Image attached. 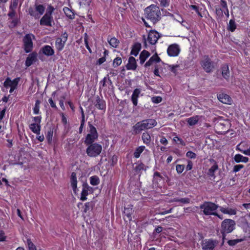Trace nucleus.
<instances>
[{"label":"nucleus","mask_w":250,"mask_h":250,"mask_svg":"<svg viewBox=\"0 0 250 250\" xmlns=\"http://www.w3.org/2000/svg\"><path fill=\"white\" fill-rule=\"evenodd\" d=\"M157 122L154 119H150L144 120L137 123L133 127V134H138L142 131L148 129L156 126Z\"/></svg>","instance_id":"f257e3e1"},{"label":"nucleus","mask_w":250,"mask_h":250,"mask_svg":"<svg viewBox=\"0 0 250 250\" xmlns=\"http://www.w3.org/2000/svg\"><path fill=\"white\" fill-rule=\"evenodd\" d=\"M146 18L150 20L154 24L161 19V13L160 8L157 5L152 4L145 9Z\"/></svg>","instance_id":"f03ea898"},{"label":"nucleus","mask_w":250,"mask_h":250,"mask_svg":"<svg viewBox=\"0 0 250 250\" xmlns=\"http://www.w3.org/2000/svg\"><path fill=\"white\" fill-rule=\"evenodd\" d=\"M235 223L231 219H225L222 223L221 232L222 234L223 240L225 239V234L229 233L235 229ZM224 241L223 242V243Z\"/></svg>","instance_id":"7ed1b4c3"},{"label":"nucleus","mask_w":250,"mask_h":250,"mask_svg":"<svg viewBox=\"0 0 250 250\" xmlns=\"http://www.w3.org/2000/svg\"><path fill=\"white\" fill-rule=\"evenodd\" d=\"M218 207V205L210 202H205L200 206V208L203 209V213L206 215L218 216V214L214 212Z\"/></svg>","instance_id":"20e7f679"},{"label":"nucleus","mask_w":250,"mask_h":250,"mask_svg":"<svg viewBox=\"0 0 250 250\" xmlns=\"http://www.w3.org/2000/svg\"><path fill=\"white\" fill-rule=\"evenodd\" d=\"M88 133L86 135L84 141V144L86 145L94 143L98 137L96 128L90 123H88Z\"/></svg>","instance_id":"39448f33"},{"label":"nucleus","mask_w":250,"mask_h":250,"mask_svg":"<svg viewBox=\"0 0 250 250\" xmlns=\"http://www.w3.org/2000/svg\"><path fill=\"white\" fill-rule=\"evenodd\" d=\"M86 149L87 155L90 157H96L98 156L102 150V146L98 143H93L86 145Z\"/></svg>","instance_id":"423d86ee"},{"label":"nucleus","mask_w":250,"mask_h":250,"mask_svg":"<svg viewBox=\"0 0 250 250\" xmlns=\"http://www.w3.org/2000/svg\"><path fill=\"white\" fill-rule=\"evenodd\" d=\"M200 64L204 71L208 73L212 72L214 69V62L208 55L203 57Z\"/></svg>","instance_id":"0eeeda50"},{"label":"nucleus","mask_w":250,"mask_h":250,"mask_svg":"<svg viewBox=\"0 0 250 250\" xmlns=\"http://www.w3.org/2000/svg\"><path fill=\"white\" fill-rule=\"evenodd\" d=\"M35 9L30 7L28 9L29 14L35 19H38L42 15L45 10V7L42 4H35Z\"/></svg>","instance_id":"6e6552de"},{"label":"nucleus","mask_w":250,"mask_h":250,"mask_svg":"<svg viewBox=\"0 0 250 250\" xmlns=\"http://www.w3.org/2000/svg\"><path fill=\"white\" fill-rule=\"evenodd\" d=\"M32 37L34 36L32 34H27L23 38L24 50L26 53L31 52L33 48Z\"/></svg>","instance_id":"1a4fd4ad"},{"label":"nucleus","mask_w":250,"mask_h":250,"mask_svg":"<svg viewBox=\"0 0 250 250\" xmlns=\"http://www.w3.org/2000/svg\"><path fill=\"white\" fill-rule=\"evenodd\" d=\"M93 192V188L89 186L86 183H84L83 184V190L81 193V200L82 201H85L86 200V196L89 193H92Z\"/></svg>","instance_id":"9d476101"},{"label":"nucleus","mask_w":250,"mask_h":250,"mask_svg":"<svg viewBox=\"0 0 250 250\" xmlns=\"http://www.w3.org/2000/svg\"><path fill=\"white\" fill-rule=\"evenodd\" d=\"M160 37L158 32L155 30H151L148 33L147 40L150 44L154 45L157 42Z\"/></svg>","instance_id":"9b49d317"},{"label":"nucleus","mask_w":250,"mask_h":250,"mask_svg":"<svg viewBox=\"0 0 250 250\" xmlns=\"http://www.w3.org/2000/svg\"><path fill=\"white\" fill-rule=\"evenodd\" d=\"M180 49L179 46L177 44L170 45L167 50L168 55L171 57H175L178 56Z\"/></svg>","instance_id":"f8f14e48"},{"label":"nucleus","mask_w":250,"mask_h":250,"mask_svg":"<svg viewBox=\"0 0 250 250\" xmlns=\"http://www.w3.org/2000/svg\"><path fill=\"white\" fill-rule=\"evenodd\" d=\"M53 21V19L52 16L44 14L41 18L40 23L41 25L51 27L52 26L51 23Z\"/></svg>","instance_id":"ddd939ff"},{"label":"nucleus","mask_w":250,"mask_h":250,"mask_svg":"<svg viewBox=\"0 0 250 250\" xmlns=\"http://www.w3.org/2000/svg\"><path fill=\"white\" fill-rule=\"evenodd\" d=\"M217 243L216 241L212 240H205L202 244V249L204 250H213Z\"/></svg>","instance_id":"4468645a"},{"label":"nucleus","mask_w":250,"mask_h":250,"mask_svg":"<svg viewBox=\"0 0 250 250\" xmlns=\"http://www.w3.org/2000/svg\"><path fill=\"white\" fill-rule=\"evenodd\" d=\"M127 70H135L137 67L135 59L133 57H130L128 59V62L126 65Z\"/></svg>","instance_id":"2eb2a0df"},{"label":"nucleus","mask_w":250,"mask_h":250,"mask_svg":"<svg viewBox=\"0 0 250 250\" xmlns=\"http://www.w3.org/2000/svg\"><path fill=\"white\" fill-rule=\"evenodd\" d=\"M218 99L222 103L230 104L231 102L230 97L226 94H220L217 96Z\"/></svg>","instance_id":"dca6fc26"},{"label":"nucleus","mask_w":250,"mask_h":250,"mask_svg":"<svg viewBox=\"0 0 250 250\" xmlns=\"http://www.w3.org/2000/svg\"><path fill=\"white\" fill-rule=\"evenodd\" d=\"M141 93V90L139 88H136L134 90L131 96V101L134 106H136L138 103V98Z\"/></svg>","instance_id":"f3484780"},{"label":"nucleus","mask_w":250,"mask_h":250,"mask_svg":"<svg viewBox=\"0 0 250 250\" xmlns=\"http://www.w3.org/2000/svg\"><path fill=\"white\" fill-rule=\"evenodd\" d=\"M70 182L72 188H73V190L74 192L76 193L77 189V180L76 173H72L70 178Z\"/></svg>","instance_id":"a211bd4d"},{"label":"nucleus","mask_w":250,"mask_h":250,"mask_svg":"<svg viewBox=\"0 0 250 250\" xmlns=\"http://www.w3.org/2000/svg\"><path fill=\"white\" fill-rule=\"evenodd\" d=\"M94 104L95 106L99 109L102 110L105 108L104 101L98 96L96 97V101L95 102H94Z\"/></svg>","instance_id":"6ab92c4d"},{"label":"nucleus","mask_w":250,"mask_h":250,"mask_svg":"<svg viewBox=\"0 0 250 250\" xmlns=\"http://www.w3.org/2000/svg\"><path fill=\"white\" fill-rule=\"evenodd\" d=\"M43 53L47 56H51L54 55V51L49 45H45L42 48Z\"/></svg>","instance_id":"aec40b11"},{"label":"nucleus","mask_w":250,"mask_h":250,"mask_svg":"<svg viewBox=\"0 0 250 250\" xmlns=\"http://www.w3.org/2000/svg\"><path fill=\"white\" fill-rule=\"evenodd\" d=\"M222 75L226 80H228L229 79L230 74L228 65L224 64L222 66Z\"/></svg>","instance_id":"412c9836"},{"label":"nucleus","mask_w":250,"mask_h":250,"mask_svg":"<svg viewBox=\"0 0 250 250\" xmlns=\"http://www.w3.org/2000/svg\"><path fill=\"white\" fill-rule=\"evenodd\" d=\"M160 58L158 56L157 54L153 55L149 60L145 63V66L148 67L150 66L154 62H159L160 61Z\"/></svg>","instance_id":"4be33fe9"},{"label":"nucleus","mask_w":250,"mask_h":250,"mask_svg":"<svg viewBox=\"0 0 250 250\" xmlns=\"http://www.w3.org/2000/svg\"><path fill=\"white\" fill-rule=\"evenodd\" d=\"M36 59V54L32 53L29 55L25 61V65L26 66H30L32 64Z\"/></svg>","instance_id":"5701e85b"},{"label":"nucleus","mask_w":250,"mask_h":250,"mask_svg":"<svg viewBox=\"0 0 250 250\" xmlns=\"http://www.w3.org/2000/svg\"><path fill=\"white\" fill-rule=\"evenodd\" d=\"M150 54L146 50H144L140 55V63L143 64L146 59L150 56Z\"/></svg>","instance_id":"b1692460"},{"label":"nucleus","mask_w":250,"mask_h":250,"mask_svg":"<svg viewBox=\"0 0 250 250\" xmlns=\"http://www.w3.org/2000/svg\"><path fill=\"white\" fill-rule=\"evenodd\" d=\"M234 159L236 163H247L249 161V158L248 157H244L240 154H236L234 157Z\"/></svg>","instance_id":"393cba45"},{"label":"nucleus","mask_w":250,"mask_h":250,"mask_svg":"<svg viewBox=\"0 0 250 250\" xmlns=\"http://www.w3.org/2000/svg\"><path fill=\"white\" fill-rule=\"evenodd\" d=\"M141 48V43L138 42L135 43L132 47V50L131 51V55L136 56L138 54V53L140 51Z\"/></svg>","instance_id":"a878e982"},{"label":"nucleus","mask_w":250,"mask_h":250,"mask_svg":"<svg viewBox=\"0 0 250 250\" xmlns=\"http://www.w3.org/2000/svg\"><path fill=\"white\" fill-rule=\"evenodd\" d=\"M107 41L109 44L113 48H117L120 43L119 41L115 37L110 38L108 37Z\"/></svg>","instance_id":"bb28decb"},{"label":"nucleus","mask_w":250,"mask_h":250,"mask_svg":"<svg viewBox=\"0 0 250 250\" xmlns=\"http://www.w3.org/2000/svg\"><path fill=\"white\" fill-rule=\"evenodd\" d=\"M29 128L34 133L37 134H40L41 130V126L40 125L33 123L30 125Z\"/></svg>","instance_id":"cd10ccee"},{"label":"nucleus","mask_w":250,"mask_h":250,"mask_svg":"<svg viewBox=\"0 0 250 250\" xmlns=\"http://www.w3.org/2000/svg\"><path fill=\"white\" fill-rule=\"evenodd\" d=\"M142 139L143 141V142L145 144L147 145H149L150 144L151 141V137L150 135L147 132H146L143 133Z\"/></svg>","instance_id":"c85d7f7f"},{"label":"nucleus","mask_w":250,"mask_h":250,"mask_svg":"<svg viewBox=\"0 0 250 250\" xmlns=\"http://www.w3.org/2000/svg\"><path fill=\"white\" fill-rule=\"evenodd\" d=\"M199 120L198 116H193L187 119V122L189 125L192 126L196 125Z\"/></svg>","instance_id":"c756f323"},{"label":"nucleus","mask_w":250,"mask_h":250,"mask_svg":"<svg viewBox=\"0 0 250 250\" xmlns=\"http://www.w3.org/2000/svg\"><path fill=\"white\" fill-rule=\"evenodd\" d=\"M220 210L222 212L226 214H229L230 215H235L236 214V210L232 208H224L222 207Z\"/></svg>","instance_id":"7c9ffc66"},{"label":"nucleus","mask_w":250,"mask_h":250,"mask_svg":"<svg viewBox=\"0 0 250 250\" xmlns=\"http://www.w3.org/2000/svg\"><path fill=\"white\" fill-rule=\"evenodd\" d=\"M64 44L65 42H62V41L60 40V38L57 39L55 42V46L56 48L59 51H61L63 49Z\"/></svg>","instance_id":"2f4dec72"},{"label":"nucleus","mask_w":250,"mask_h":250,"mask_svg":"<svg viewBox=\"0 0 250 250\" xmlns=\"http://www.w3.org/2000/svg\"><path fill=\"white\" fill-rule=\"evenodd\" d=\"M145 148V146H141L137 147L134 153V157L136 158H139L141 153L144 150Z\"/></svg>","instance_id":"473e14b6"},{"label":"nucleus","mask_w":250,"mask_h":250,"mask_svg":"<svg viewBox=\"0 0 250 250\" xmlns=\"http://www.w3.org/2000/svg\"><path fill=\"white\" fill-rule=\"evenodd\" d=\"M218 168V165L216 162L214 163L213 166L209 169L208 171V174L210 176H213L215 171Z\"/></svg>","instance_id":"72a5a7b5"},{"label":"nucleus","mask_w":250,"mask_h":250,"mask_svg":"<svg viewBox=\"0 0 250 250\" xmlns=\"http://www.w3.org/2000/svg\"><path fill=\"white\" fill-rule=\"evenodd\" d=\"M90 183L93 186H97L100 183V180L98 176H93L90 178Z\"/></svg>","instance_id":"f704fd0d"},{"label":"nucleus","mask_w":250,"mask_h":250,"mask_svg":"<svg viewBox=\"0 0 250 250\" xmlns=\"http://www.w3.org/2000/svg\"><path fill=\"white\" fill-rule=\"evenodd\" d=\"M236 25L235 21L233 20H230L228 26V29L231 32H233L236 29Z\"/></svg>","instance_id":"c9c22d12"},{"label":"nucleus","mask_w":250,"mask_h":250,"mask_svg":"<svg viewBox=\"0 0 250 250\" xmlns=\"http://www.w3.org/2000/svg\"><path fill=\"white\" fill-rule=\"evenodd\" d=\"M19 80H20L19 78H16L13 81L12 84L10 86L11 87V88H10V91H9L10 93H12L14 90V89L16 88V86L18 85Z\"/></svg>","instance_id":"e433bc0d"},{"label":"nucleus","mask_w":250,"mask_h":250,"mask_svg":"<svg viewBox=\"0 0 250 250\" xmlns=\"http://www.w3.org/2000/svg\"><path fill=\"white\" fill-rule=\"evenodd\" d=\"M132 206L131 205L129 208H126L125 207L124 213L127 216L129 220H130L131 215L132 214Z\"/></svg>","instance_id":"4c0bfd02"},{"label":"nucleus","mask_w":250,"mask_h":250,"mask_svg":"<svg viewBox=\"0 0 250 250\" xmlns=\"http://www.w3.org/2000/svg\"><path fill=\"white\" fill-rule=\"evenodd\" d=\"M53 133V129H51V128L47 131V134L46 135V139H47L49 143H51L52 142Z\"/></svg>","instance_id":"58836bf2"},{"label":"nucleus","mask_w":250,"mask_h":250,"mask_svg":"<svg viewBox=\"0 0 250 250\" xmlns=\"http://www.w3.org/2000/svg\"><path fill=\"white\" fill-rule=\"evenodd\" d=\"M243 240L241 239H236L234 240H230L228 241V243L229 246H233L237 243L241 242Z\"/></svg>","instance_id":"ea45409f"},{"label":"nucleus","mask_w":250,"mask_h":250,"mask_svg":"<svg viewBox=\"0 0 250 250\" xmlns=\"http://www.w3.org/2000/svg\"><path fill=\"white\" fill-rule=\"evenodd\" d=\"M63 10L64 11V13H65L66 15L69 17L71 19H73L74 18V14L71 12L69 9L68 8H66L65 9H63Z\"/></svg>","instance_id":"a19ab883"},{"label":"nucleus","mask_w":250,"mask_h":250,"mask_svg":"<svg viewBox=\"0 0 250 250\" xmlns=\"http://www.w3.org/2000/svg\"><path fill=\"white\" fill-rule=\"evenodd\" d=\"M40 104V101L39 100H37L33 109L34 113L36 114H38L39 113Z\"/></svg>","instance_id":"79ce46f5"},{"label":"nucleus","mask_w":250,"mask_h":250,"mask_svg":"<svg viewBox=\"0 0 250 250\" xmlns=\"http://www.w3.org/2000/svg\"><path fill=\"white\" fill-rule=\"evenodd\" d=\"M122 59L120 57L116 58L113 62V65L114 67H117L120 65L122 63Z\"/></svg>","instance_id":"37998d69"},{"label":"nucleus","mask_w":250,"mask_h":250,"mask_svg":"<svg viewBox=\"0 0 250 250\" xmlns=\"http://www.w3.org/2000/svg\"><path fill=\"white\" fill-rule=\"evenodd\" d=\"M153 178L154 181L158 182V181H160L162 179V176L161 175L159 172L156 171L154 174Z\"/></svg>","instance_id":"c03bdc74"},{"label":"nucleus","mask_w":250,"mask_h":250,"mask_svg":"<svg viewBox=\"0 0 250 250\" xmlns=\"http://www.w3.org/2000/svg\"><path fill=\"white\" fill-rule=\"evenodd\" d=\"M242 143H240L237 146V148L239 149L240 151L243 152L244 154L247 155H250V149H248L247 150H243L240 148V147L242 145Z\"/></svg>","instance_id":"a18cd8bd"},{"label":"nucleus","mask_w":250,"mask_h":250,"mask_svg":"<svg viewBox=\"0 0 250 250\" xmlns=\"http://www.w3.org/2000/svg\"><path fill=\"white\" fill-rule=\"evenodd\" d=\"M88 36L87 34L86 33H85L84 37L85 45L86 48L88 49L89 52L91 53L92 52V51L88 45Z\"/></svg>","instance_id":"49530a36"},{"label":"nucleus","mask_w":250,"mask_h":250,"mask_svg":"<svg viewBox=\"0 0 250 250\" xmlns=\"http://www.w3.org/2000/svg\"><path fill=\"white\" fill-rule=\"evenodd\" d=\"M142 170H146V169L145 168V165L142 163L139 164L135 167V170L137 172L139 173Z\"/></svg>","instance_id":"de8ad7c7"},{"label":"nucleus","mask_w":250,"mask_h":250,"mask_svg":"<svg viewBox=\"0 0 250 250\" xmlns=\"http://www.w3.org/2000/svg\"><path fill=\"white\" fill-rule=\"evenodd\" d=\"M93 206H94V204L92 202L85 203V208L84 210V212H86L87 210H89L90 209L92 208Z\"/></svg>","instance_id":"09e8293b"},{"label":"nucleus","mask_w":250,"mask_h":250,"mask_svg":"<svg viewBox=\"0 0 250 250\" xmlns=\"http://www.w3.org/2000/svg\"><path fill=\"white\" fill-rule=\"evenodd\" d=\"M19 3V0H12L10 5V9H16Z\"/></svg>","instance_id":"8fccbe9b"},{"label":"nucleus","mask_w":250,"mask_h":250,"mask_svg":"<svg viewBox=\"0 0 250 250\" xmlns=\"http://www.w3.org/2000/svg\"><path fill=\"white\" fill-rule=\"evenodd\" d=\"M54 10V7L52 6L49 5H48L46 9V12L45 14L52 16V13L53 12Z\"/></svg>","instance_id":"3c124183"},{"label":"nucleus","mask_w":250,"mask_h":250,"mask_svg":"<svg viewBox=\"0 0 250 250\" xmlns=\"http://www.w3.org/2000/svg\"><path fill=\"white\" fill-rule=\"evenodd\" d=\"M185 166L183 165H177L176 167V169L178 173H181L184 169Z\"/></svg>","instance_id":"603ef678"},{"label":"nucleus","mask_w":250,"mask_h":250,"mask_svg":"<svg viewBox=\"0 0 250 250\" xmlns=\"http://www.w3.org/2000/svg\"><path fill=\"white\" fill-rule=\"evenodd\" d=\"M27 243L29 250H37L35 246L30 240H27Z\"/></svg>","instance_id":"864d4df0"},{"label":"nucleus","mask_w":250,"mask_h":250,"mask_svg":"<svg viewBox=\"0 0 250 250\" xmlns=\"http://www.w3.org/2000/svg\"><path fill=\"white\" fill-rule=\"evenodd\" d=\"M186 156H187V157H188V158H190L191 159H195V158H196L197 155L195 153H194L191 151H189L187 152Z\"/></svg>","instance_id":"5fc2aeb1"},{"label":"nucleus","mask_w":250,"mask_h":250,"mask_svg":"<svg viewBox=\"0 0 250 250\" xmlns=\"http://www.w3.org/2000/svg\"><path fill=\"white\" fill-rule=\"evenodd\" d=\"M13 81H12L9 78H7L4 82L3 85L4 87H8L12 84Z\"/></svg>","instance_id":"6e6d98bb"},{"label":"nucleus","mask_w":250,"mask_h":250,"mask_svg":"<svg viewBox=\"0 0 250 250\" xmlns=\"http://www.w3.org/2000/svg\"><path fill=\"white\" fill-rule=\"evenodd\" d=\"M16 10L15 9H10L8 16L11 19L13 18L16 15Z\"/></svg>","instance_id":"4d7b16f0"},{"label":"nucleus","mask_w":250,"mask_h":250,"mask_svg":"<svg viewBox=\"0 0 250 250\" xmlns=\"http://www.w3.org/2000/svg\"><path fill=\"white\" fill-rule=\"evenodd\" d=\"M161 5L163 7L168 6L169 4V0H160Z\"/></svg>","instance_id":"13d9d810"},{"label":"nucleus","mask_w":250,"mask_h":250,"mask_svg":"<svg viewBox=\"0 0 250 250\" xmlns=\"http://www.w3.org/2000/svg\"><path fill=\"white\" fill-rule=\"evenodd\" d=\"M162 98L161 97H153L152 98V101L153 103L158 104L162 101Z\"/></svg>","instance_id":"bf43d9fd"},{"label":"nucleus","mask_w":250,"mask_h":250,"mask_svg":"<svg viewBox=\"0 0 250 250\" xmlns=\"http://www.w3.org/2000/svg\"><path fill=\"white\" fill-rule=\"evenodd\" d=\"M68 38V35L66 32H64L63 33L61 38H59L60 40H61L62 42H66Z\"/></svg>","instance_id":"052dcab7"},{"label":"nucleus","mask_w":250,"mask_h":250,"mask_svg":"<svg viewBox=\"0 0 250 250\" xmlns=\"http://www.w3.org/2000/svg\"><path fill=\"white\" fill-rule=\"evenodd\" d=\"M173 141L175 142L177 141L179 142V143L183 146L186 145L185 143L181 138L178 137L177 136H176L173 138Z\"/></svg>","instance_id":"680f3d73"},{"label":"nucleus","mask_w":250,"mask_h":250,"mask_svg":"<svg viewBox=\"0 0 250 250\" xmlns=\"http://www.w3.org/2000/svg\"><path fill=\"white\" fill-rule=\"evenodd\" d=\"M243 167H244V166L242 165H235L234 166V167H233V171L235 172H237Z\"/></svg>","instance_id":"e2e57ef3"},{"label":"nucleus","mask_w":250,"mask_h":250,"mask_svg":"<svg viewBox=\"0 0 250 250\" xmlns=\"http://www.w3.org/2000/svg\"><path fill=\"white\" fill-rule=\"evenodd\" d=\"M190 202V199L188 198H180L179 199V202L182 204H188Z\"/></svg>","instance_id":"0e129e2a"},{"label":"nucleus","mask_w":250,"mask_h":250,"mask_svg":"<svg viewBox=\"0 0 250 250\" xmlns=\"http://www.w3.org/2000/svg\"><path fill=\"white\" fill-rule=\"evenodd\" d=\"M65 98L64 96H62L61 97L60 100H59V104L61 108L64 110L65 109V107L63 104V101L64 100Z\"/></svg>","instance_id":"69168bd1"},{"label":"nucleus","mask_w":250,"mask_h":250,"mask_svg":"<svg viewBox=\"0 0 250 250\" xmlns=\"http://www.w3.org/2000/svg\"><path fill=\"white\" fill-rule=\"evenodd\" d=\"M215 12L216 14L219 17H221L223 15V11L221 8H216Z\"/></svg>","instance_id":"338daca9"},{"label":"nucleus","mask_w":250,"mask_h":250,"mask_svg":"<svg viewBox=\"0 0 250 250\" xmlns=\"http://www.w3.org/2000/svg\"><path fill=\"white\" fill-rule=\"evenodd\" d=\"M168 67H169V69L171 72H173L174 73H176V68L179 67V65H169Z\"/></svg>","instance_id":"774afa93"}]
</instances>
